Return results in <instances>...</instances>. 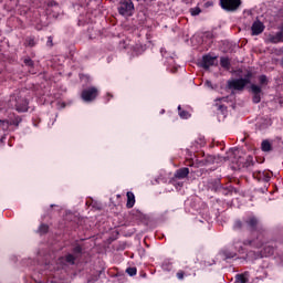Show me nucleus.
I'll use <instances>...</instances> for the list:
<instances>
[{
    "label": "nucleus",
    "mask_w": 283,
    "mask_h": 283,
    "mask_svg": "<svg viewBox=\"0 0 283 283\" xmlns=\"http://www.w3.org/2000/svg\"><path fill=\"white\" fill-rule=\"evenodd\" d=\"M274 251H275V250L273 249V247H271V245L265 247V248H263V250H262V255H263L264 258H269V255H273Z\"/></svg>",
    "instance_id": "15"
},
{
    "label": "nucleus",
    "mask_w": 283,
    "mask_h": 283,
    "mask_svg": "<svg viewBox=\"0 0 283 283\" xmlns=\"http://www.w3.org/2000/svg\"><path fill=\"white\" fill-rule=\"evenodd\" d=\"M251 30H252V35L258 36L259 34H262L264 32V23L256 20L253 22Z\"/></svg>",
    "instance_id": "6"
},
{
    "label": "nucleus",
    "mask_w": 283,
    "mask_h": 283,
    "mask_svg": "<svg viewBox=\"0 0 283 283\" xmlns=\"http://www.w3.org/2000/svg\"><path fill=\"white\" fill-rule=\"evenodd\" d=\"M83 251V248H81V245H76L74 248V253H81Z\"/></svg>",
    "instance_id": "28"
},
{
    "label": "nucleus",
    "mask_w": 283,
    "mask_h": 283,
    "mask_svg": "<svg viewBox=\"0 0 283 283\" xmlns=\"http://www.w3.org/2000/svg\"><path fill=\"white\" fill-rule=\"evenodd\" d=\"M117 10L118 13L122 14V17H132V13L134 12V2L122 0Z\"/></svg>",
    "instance_id": "4"
},
{
    "label": "nucleus",
    "mask_w": 283,
    "mask_h": 283,
    "mask_svg": "<svg viewBox=\"0 0 283 283\" xmlns=\"http://www.w3.org/2000/svg\"><path fill=\"white\" fill-rule=\"evenodd\" d=\"M237 283H249V273L237 274L235 275Z\"/></svg>",
    "instance_id": "14"
},
{
    "label": "nucleus",
    "mask_w": 283,
    "mask_h": 283,
    "mask_svg": "<svg viewBox=\"0 0 283 283\" xmlns=\"http://www.w3.org/2000/svg\"><path fill=\"white\" fill-rule=\"evenodd\" d=\"M126 273L128 275H130V277H134V275H136V273H138V270L136 268H127Z\"/></svg>",
    "instance_id": "21"
},
{
    "label": "nucleus",
    "mask_w": 283,
    "mask_h": 283,
    "mask_svg": "<svg viewBox=\"0 0 283 283\" xmlns=\"http://www.w3.org/2000/svg\"><path fill=\"white\" fill-rule=\"evenodd\" d=\"M46 45H49V48H53L54 46V42H53V38L52 36L48 38Z\"/></svg>",
    "instance_id": "27"
},
{
    "label": "nucleus",
    "mask_w": 283,
    "mask_h": 283,
    "mask_svg": "<svg viewBox=\"0 0 283 283\" xmlns=\"http://www.w3.org/2000/svg\"><path fill=\"white\" fill-rule=\"evenodd\" d=\"M220 65H221V67L229 70V67H231V61H229V57H221Z\"/></svg>",
    "instance_id": "16"
},
{
    "label": "nucleus",
    "mask_w": 283,
    "mask_h": 283,
    "mask_svg": "<svg viewBox=\"0 0 283 283\" xmlns=\"http://www.w3.org/2000/svg\"><path fill=\"white\" fill-rule=\"evenodd\" d=\"M178 112H179V116L180 118H189V112L187 111H182V107L181 106H178Z\"/></svg>",
    "instance_id": "19"
},
{
    "label": "nucleus",
    "mask_w": 283,
    "mask_h": 283,
    "mask_svg": "<svg viewBox=\"0 0 283 283\" xmlns=\"http://www.w3.org/2000/svg\"><path fill=\"white\" fill-rule=\"evenodd\" d=\"M212 6H213V1H207L205 3V8H212Z\"/></svg>",
    "instance_id": "29"
},
{
    "label": "nucleus",
    "mask_w": 283,
    "mask_h": 283,
    "mask_svg": "<svg viewBox=\"0 0 283 283\" xmlns=\"http://www.w3.org/2000/svg\"><path fill=\"white\" fill-rule=\"evenodd\" d=\"M137 1L138 3H145L147 0H135Z\"/></svg>",
    "instance_id": "33"
},
{
    "label": "nucleus",
    "mask_w": 283,
    "mask_h": 283,
    "mask_svg": "<svg viewBox=\"0 0 283 283\" xmlns=\"http://www.w3.org/2000/svg\"><path fill=\"white\" fill-rule=\"evenodd\" d=\"M245 227L251 231L253 239H248L243 242L244 247H254L255 249H260L264 245L266 240L265 229L260 228V219L255 216H249L244 219Z\"/></svg>",
    "instance_id": "1"
},
{
    "label": "nucleus",
    "mask_w": 283,
    "mask_h": 283,
    "mask_svg": "<svg viewBox=\"0 0 283 283\" xmlns=\"http://www.w3.org/2000/svg\"><path fill=\"white\" fill-rule=\"evenodd\" d=\"M187 176H189V168H187V167L179 168L175 172V178L177 180H185V178H187Z\"/></svg>",
    "instance_id": "11"
},
{
    "label": "nucleus",
    "mask_w": 283,
    "mask_h": 283,
    "mask_svg": "<svg viewBox=\"0 0 283 283\" xmlns=\"http://www.w3.org/2000/svg\"><path fill=\"white\" fill-rule=\"evenodd\" d=\"M226 258L228 259L235 258V253L226 254Z\"/></svg>",
    "instance_id": "32"
},
{
    "label": "nucleus",
    "mask_w": 283,
    "mask_h": 283,
    "mask_svg": "<svg viewBox=\"0 0 283 283\" xmlns=\"http://www.w3.org/2000/svg\"><path fill=\"white\" fill-rule=\"evenodd\" d=\"M28 99L23 98H18L17 104H15V109L17 112H28Z\"/></svg>",
    "instance_id": "10"
},
{
    "label": "nucleus",
    "mask_w": 283,
    "mask_h": 283,
    "mask_svg": "<svg viewBox=\"0 0 283 283\" xmlns=\"http://www.w3.org/2000/svg\"><path fill=\"white\" fill-rule=\"evenodd\" d=\"M200 12H202L200 7H195V8L190 9V13H191L192 17H198V14H200Z\"/></svg>",
    "instance_id": "20"
},
{
    "label": "nucleus",
    "mask_w": 283,
    "mask_h": 283,
    "mask_svg": "<svg viewBox=\"0 0 283 283\" xmlns=\"http://www.w3.org/2000/svg\"><path fill=\"white\" fill-rule=\"evenodd\" d=\"M177 277L178 280H185V271L180 270L179 272H177Z\"/></svg>",
    "instance_id": "26"
},
{
    "label": "nucleus",
    "mask_w": 283,
    "mask_h": 283,
    "mask_svg": "<svg viewBox=\"0 0 283 283\" xmlns=\"http://www.w3.org/2000/svg\"><path fill=\"white\" fill-rule=\"evenodd\" d=\"M188 167H193V161L191 159L187 160Z\"/></svg>",
    "instance_id": "31"
},
{
    "label": "nucleus",
    "mask_w": 283,
    "mask_h": 283,
    "mask_svg": "<svg viewBox=\"0 0 283 283\" xmlns=\"http://www.w3.org/2000/svg\"><path fill=\"white\" fill-rule=\"evenodd\" d=\"M266 43H283V33L277 32L275 35L270 34L266 39Z\"/></svg>",
    "instance_id": "9"
},
{
    "label": "nucleus",
    "mask_w": 283,
    "mask_h": 283,
    "mask_svg": "<svg viewBox=\"0 0 283 283\" xmlns=\"http://www.w3.org/2000/svg\"><path fill=\"white\" fill-rule=\"evenodd\" d=\"M216 59L211 55H205L202 57V67L203 70H209V67H213V65H216Z\"/></svg>",
    "instance_id": "8"
},
{
    "label": "nucleus",
    "mask_w": 283,
    "mask_h": 283,
    "mask_svg": "<svg viewBox=\"0 0 283 283\" xmlns=\"http://www.w3.org/2000/svg\"><path fill=\"white\" fill-rule=\"evenodd\" d=\"M251 91L253 93V97H252L253 103H256V104L260 103V101H262V97L260 96V94L262 93V87L255 84H252Z\"/></svg>",
    "instance_id": "7"
},
{
    "label": "nucleus",
    "mask_w": 283,
    "mask_h": 283,
    "mask_svg": "<svg viewBox=\"0 0 283 283\" xmlns=\"http://www.w3.org/2000/svg\"><path fill=\"white\" fill-rule=\"evenodd\" d=\"M259 81L261 85H269V78L266 77V75H261L259 77Z\"/></svg>",
    "instance_id": "22"
},
{
    "label": "nucleus",
    "mask_w": 283,
    "mask_h": 283,
    "mask_svg": "<svg viewBox=\"0 0 283 283\" xmlns=\"http://www.w3.org/2000/svg\"><path fill=\"white\" fill-rule=\"evenodd\" d=\"M244 227V223L242 221H235L234 229L240 230Z\"/></svg>",
    "instance_id": "25"
},
{
    "label": "nucleus",
    "mask_w": 283,
    "mask_h": 283,
    "mask_svg": "<svg viewBox=\"0 0 283 283\" xmlns=\"http://www.w3.org/2000/svg\"><path fill=\"white\" fill-rule=\"evenodd\" d=\"M261 149L262 151H265V153L273 151V145H271V142H269V139H264L261 143Z\"/></svg>",
    "instance_id": "13"
},
{
    "label": "nucleus",
    "mask_w": 283,
    "mask_h": 283,
    "mask_svg": "<svg viewBox=\"0 0 283 283\" xmlns=\"http://www.w3.org/2000/svg\"><path fill=\"white\" fill-rule=\"evenodd\" d=\"M219 3L226 12H235L242 6V0H220Z\"/></svg>",
    "instance_id": "3"
},
{
    "label": "nucleus",
    "mask_w": 283,
    "mask_h": 283,
    "mask_svg": "<svg viewBox=\"0 0 283 283\" xmlns=\"http://www.w3.org/2000/svg\"><path fill=\"white\" fill-rule=\"evenodd\" d=\"M281 31H279V33L283 34V25L280 28Z\"/></svg>",
    "instance_id": "34"
},
{
    "label": "nucleus",
    "mask_w": 283,
    "mask_h": 283,
    "mask_svg": "<svg viewBox=\"0 0 283 283\" xmlns=\"http://www.w3.org/2000/svg\"><path fill=\"white\" fill-rule=\"evenodd\" d=\"M39 233L41 235H45V233H48V231H50V226L45 224V223H42L40 227H39Z\"/></svg>",
    "instance_id": "17"
},
{
    "label": "nucleus",
    "mask_w": 283,
    "mask_h": 283,
    "mask_svg": "<svg viewBox=\"0 0 283 283\" xmlns=\"http://www.w3.org/2000/svg\"><path fill=\"white\" fill-rule=\"evenodd\" d=\"M24 45L28 48H34L36 45V42L34 41V38H28L24 42Z\"/></svg>",
    "instance_id": "18"
},
{
    "label": "nucleus",
    "mask_w": 283,
    "mask_h": 283,
    "mask_svg": "<svg viewBox=\"0 0 283 283\" xmlns=\"http://www.w3.org/2000/svg\"><path fill=\"white\" fill-rule=\"evenodd\" d=\"M65 260H66V262H67L69 264H74L76 258H74V254H67V255L65 256Z\"/></svg>",
    "instance_id": "23"
},
{
    "label": "nucleus",
    "mask_w": 283,
    "mask_h": 283,
    "mask_svg": "<svg viewBox=\"0 0 283 283\" xmlns=\"http://www.w3.org/2000/svg\"><path fill=\"white\" fill-rule=\"evenodd\" d=\"M253 76V73L248 72L244 78H237V80H230L228 81V88L234 90L237 92H244V88L249 83H251V77Z\"/></svg>",
    "instance_id": "2"
},
{
    "label": "nucleus",
    "mask_w": 283,
    "mask_h": 283,
    "mask_svg": "<svg viewBox=\"0 0 283 283\" xmlns=\"http://www.w3.org/2000/svg\"><path fill=\"white\" fill-rule=\"evenodd\" d=\"M126 196H127L126 208L133 209V207L136 205V196H134V192L132 191H128Z\"/></svg>",
    "instance_id": "12"
},
{
    "label": "nucleus",
    "mask_w": 283,
    "mask_h": 283,
    "mask_svg": "<svg viewBox=\"0 0 283 283\" xmlns=\"http://www.w3.org/2000/svg\"><path fill=\"white\" fill-rule=\"evenodd\" d=\"M98 97V88L96 86H92L82 91L81 98L84 99L85 103H92V101H96Z\"/></svg>",
    "instance_id": "5"
},
{
    "label": "nucleus",
    "mask_w": 283,
    "mask_h": 283,
    "mask_svg": "<svg viewBox=\"0 0 283 283\" xmlns=\"http://www.w3.org/2000/svg\"><path fill=\"white\" fill-rule=\"evenodd\" d=\"M24 64L28 65L29 67H34V61H32V59L30 57L24 59Z\"/></svg>",
    "instance_id": "24"
},
{
    "label": "nucleus",
    "mask_w": 283,
    "mask_h": 283,
    "mask_svg": "<svg viewBox=\"0 0 283 283\" xmlns=\"http://www.w3.org/2000/svg\"><path fill=\"white\" fill-rule=\"evenodd\" d=\"M247 160H248V163H249L247 166L249 167V165H251V163H253V157H252V156H249Z\"/></svg>",
    "instance_id": "30"
}]
</instances>
